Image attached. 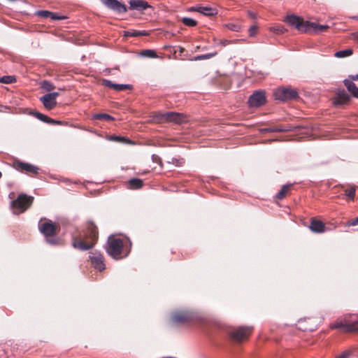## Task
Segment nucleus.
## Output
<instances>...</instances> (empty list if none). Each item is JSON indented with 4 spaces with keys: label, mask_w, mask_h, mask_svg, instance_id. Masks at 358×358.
<instances>
[{
    "label": "nucleus",
    "mask_w": 358,
    "mask_h": 358,
    "mask_svg": "<svg viewBox=\"0 0 358 358\" xmlns=\"http://www.w3.org/2000/svg\"><path fill=\"white\" fill-rule=\"evenodd\" d=\"M97 239V227L93 222H88L84 231L83 240H76L73 242L72 245L76 249H78L81 251H85L92 248Z\"/></svg>",
    "instance_id": "f257e3e1"
},
{
    "label": "nucleus",
    "mask_w": 358,
    "mask_h": 358,
    "mask_svg": "<svg viewBox=\"0 0 358 358\" xmlns=\"http://www.w3.org/2000/svg\"><path fill=\"white\" fill-rule=\"evenodd\" d=\"M284 21L301 33H313V29L315 27H314V22L304 20L301 17L295 15H287Z\"/></svg>",
    "instance_id": "f03ea898"
},
{
    "label": "nucleus",
    "mask_w": 358,
    "mask_h": 358,
    "mask_svg": "<svg viewBox=\"0 0 358 358\" xmlns=\"http://www.w3.org/2000/svg\"><path fill=\"white\" fill-rule=\"evenodd\" d=\"M40 232L45 236L46 242L51 245H56L59 243V240L55 236L57 226L55 222L50 220L38 223Z\"/></svg>",
    "instance_id": "7ed1b4c3"
},
{
    "label": "nucleus",
    "mask_w": 358,
    "mask_h": 358,
    "mask_svg": "<svg viewBox=\"0 0 358 358\" xmlns=\"http://www.w3.org/2000/svg\"><path fill=\"white\" fill-rule=\"evenodd\" d=\"M331 329L343 328L345 331L353 332L358 331V322L352 319L351 315H345L341 320L331 324Z\"/></svg>",
    "instance_id": "20e7f679"
},
{
    "label": "nucleus",
    "mask_w": 358,
    "mask_h": 358,
    "mask_svg": "<svg viewBox=\"0 0 358 358\" xmlns=\"http://www.w3.org/2000/svg\"><path fill=\"white\" fill-rule=\"evenodd\" d=\"M123 242L120 238L110 236L106 245L107 253L114 259H118L122 253Z\"/></svg>",
    "instance_id": "39448f33"
},
{
    "label": "nucleus",
    "mask_w": 358,
    "mask_h": 358,
    "mask_svg": "<svg viewBox=\"0 0 358 358\" xmlns=\"http://www.w3.org/2000/svg\"><path fill=\"white\" fill-rule=\"evenodd\" d=\"M33 200V196L22 194L15 200L12 201V207L14 208L15 213H21L24 212L31 205Z\"/></svg>",
    "instance_id": "423d86ee"
},
{
    "label": "nucleus",
    "mask_w": 358,
    "mask_h": 358,
    "mask_svg": "<svg viewBox=\"0 0 358 358\" xmlns=\"http://www.w3.org/2000/svg\"><path fill=\"white\" fill-rule=\"evenodd\" d=\"M274 96L277 100L286 101L296 99L299 94L295 89L291 87H281L275 91Z\"/></svg>",
    "instance_id": "0eeeda50"
},
{
    "label": "nucleus",
    "mask_w": 358,
    "mask_h": 358,
    "mask_svg": "<svg viewBox=\"0 0 358 358\" xmlns=\"http://www.w3.org/2000/svg\"><path fill=\"white\" fill-rule=\"evenodd\" d=\"M195 317L194 314L189 310H178L172 313L171 321L176 324H185Z\"/></svg>",
    "instance_id": "6e6552de"
},
{
    "label": "nucleus",
    "mask_w": 358,
    "mask_h": 358,
    "mask_svg": "<svg viewBox=\"0 0 358 358\" xmlns=\"http://www.w3.org/2000/svg\"><path fill=\"white\" fill-rule=\"evenodd\" d=\"M266 102L264 90H256L250 96L248 101L250 107L257 108L264 105Z\"/></svg>",
    "instance_id": "1a4fd4ad"
},
{
    "label": "nucleus",
    "mask_w": 358,
    "mask_h": 358,
    "mask_svg": "<svg viewBox=\"0 0 358 358\" xmlns=\"http://www.w3.org/2000/svg\"><path fill=\"white\" fill-rule=\"evenodd\" d=\"M101 2L108 8L115 11L117 13H125L127 11L126 5L122 3L117 0H100Z\"/></svg>",
    "instance_id": "9d476101"
},
{
    "label": "nucleus",
    "mask_w": 358,
    "mask_h": 358,
    "mask_svg": "<svg viewBox=\"0 0 358 358\" xmlns=\"http://www.w3.org/2000/svg\"><path fill=\"white\" fill-rule=\"evenodd\" d=\"M160 120H168L176 124H181L185 121V116L182 113L167 112L160 115Z\"/></svg>",
    "instance_id": "9b49d317"
},
{
    "label": "nucleus",
    "mask_w": 358,
    "mask_h": 358,
    "mask_svg": "<svg viewBox=\"0 0 358 358\" xmlns=\"http://www.w3.org/2000/svg\"><path fill=\"white\" fill-rule=\"evenodd\" d=\"M252 331L250 327H241L232 331L230 333L231 338L237 342L242 341L245 338L248 337Z\"/></svg>",
    "instance_id": "f8f14e48"
},
{
    "label": "nucleus",
    "mask_w": 358,
    "mask_h": 358,
    "mask_svg": "<svg viewBox=\"0 0 358 358\" xmlns=\"http://www.w3.org/2000/svg\"><path fill=\"white\" fill-rule=\"evenodd\" d=\"M92 264L94 267L99 270V271H102L105 269V264L103 263V257L100 252H94L92 255L90 256Z\"/></svg>",
    "instance_id": "ddd939ff"
},
{
    "label": "nucleus",
    "mask_w": 358,
    "mask_h": 358,
    "mask_svg": "<svg viewBox=\"0 0 358 358\" xmlns=\"http://www.w3.org/2000/svg\"><path fill=\"white\" fill-rule=\"evenodd\" d=\"M102 85L104 87L113 89L114 90H115L117 92L124 91L126 90H130L132 87L131 85L116 84V83H113L112 81L107 80V79H103L102 80Z\"/></svg>",
    "instance_id": "4468645a"
},
{
    "label": "nucleus",
    "mask_w": 358,
    "mask_h": 358,
    "mask_svg": "<svg viewBox=\"0 0 358 358\" xmlns=\"http://www.w3.org/2000/svg\"><path fill=\"white\" fill-rule=\"evenodd\" d=\"M129 8L137 11H143L147 8H151V6L143 0H129Z\"/></svg>",
    "instance_id": "2eb2a0df"
},
{
    "label": "nucleus",
    "mask_w": 358,
    "mask_h": 358,
    "mask_svg": "<svg viewBox=\"0 0 358 358\" xmlns=\"http://www.w3.org/2000/svg\"><path fill=\"white\" fill-rule=\"evenodd\" d=\"M39 99L48 110L53 109L57 105V100H54L48 94L40 97Z\"/></svg>",
    "instance_id": "dca6fc26"
},
{
    "label": "nucleus",
    "mask_w": 358,
    "mask_h": 358,
    "mask_svg": "<svg viewBox=\"0 0 358 358\" xmlns=\"http://www.w3.org/2000/svg\"><path fill=\"white\" fill-rule=\"evenodd\" d=\"M309 229L315 233H322L325 231V224L320 220H312Z\"/></svg>",
    "instance_id": "f3484780"
},
{
    "label": "nucleus",
    "mask_w": 358,
    "mask_h": 358,
    "mask_svg": "<svg viewBox=\"0 0 358 358\" xmlns=\"http://www.w3.org/2000/svg\"><path fill=\"white\" fill-rule=\"evenodd\" d=\"M350 100V96L344 90H339L337 93V96L334 101L335 105H343L346 103Z\"/></svg>",
    "instance_id": "a211bd4d"
},
{
    "label": "nucleus",
    "mask_w": 358,
    "mask_h": 358,
    "mask_svg": "<svg viewBox=\"0 0 358 358\" xmlns=\"http://www.w3.org/2000/svg\"><path fill=\"white\" fill-rule=\"evenodd\" d=\"M192 10L199 12L206 16H213L217 13L215 8L209 6H199L196 8H192Z\"/></svg>",
    "instance_id": "6ab92c4d"
},
{
    "label": "nucleus",
    "mask_w": 358,
    "mask_h": 358,
    "mask_svg": "<svg viewBox=\"0 0 358 358\" xmlns=\"http://www.w3.org/2000/svg\"><path fill=\"white\" fill-rule=\"evenodd\" d=\"M18 169L24 171L27 173H37L38 171V168L32 164L24 163V162H19L17 164Z\"/></svg>",
    "instance_id": "aec40b11"
},
{
    "label": "nucleus",
    "mask_w": 358,
    "mask_h": 358,
    "mask_svg": "<svg viewBox=\"0 0 358 358\" xmlns=\"http://www.w3.org/2000/svg\"><path fill=\"white\" fill-rule=\"evenodd\" d=\"M344 84L348 92H350L353 96L358 98V87L355 84L350 80H345Z\"/></svg>",
    "instance_id": "412c9836"
},
{
    "label": "nucleus",
    "mask_w": 358,
    "mask_h": 358,
    "mask_svg": "<svg viewBox=\"0 0 358 358\" xmlns=\"http://www.w3.org/2000/svg\"><path fill=\"white\" fill-rule=\"evenodd\" d=\"M148 34L146 31L128 30L124 31V36L137 37L147 36Z\"/></svg>",
    "instance_id": "4be33fe9"
},
{
    "label": "nucleus",
    "mask_w": 358,
    "mask_h": 358,
    "mask_svg": "<svg viewBox=\"0 0 358 358\" xmlns=\"http://www.w3.org/2000/svg\"><path fill=\"white\" fill-rule=\"evenodd\" d=\"M139 55L142 57H146V58H157L158 57V55H157L156 52L154 50H151V49L143 50L139 53Z\"/></svg>",
    "instance_id": "5701e85b"
},
{
    "label": "nucleus",
    "mask_w": 358,
    "mask_h": 358,
    "mask_svg": "<svg viewBox=\"0 0 358 358\" xmlns=\"http://www.w3.org/2000/svg\"><path fill=\"white\" fill-rule=\"evenodd\" d=\"M292 185V184L284 185L282 187V188L280 189V190L276 194V196H275L276 199H280V200L284 199L286 196V193L289 189V188L291 187Z\"/></svg>",
    "instance_id": "b1692460"
},
{
    "label": "nucleus",
    "mask_w": 358,
    "mask_h": 358,
    "mask_svg": "<svg viewBox=\"0 0 358 358\" xmlns=\"http://www.w3.org/2000/svg\"><path fill=\"white\" fill-rule=\"evenodd\" d=\"M143 180L137 178L129 180V185L131 189H139L143 186Z\"/></svg>",
    "instance_id": "393cba45"
},
{
    "label": "nucleus",
    "mask_w": 358,
    "mask_h": 358,
    "mask_svg": "<svg viewBox=\"0 0 358 358\" xmlns=\"http://www.w3.org/2000/svg\"><path fill=\"white\" fill-rule=\"evenodd\" d=\"M93 118L95 120H106V121H111L114 120L115 118L107 114V113H96L93 115Z\"/></svg>",
    "instance_id": "a878e982"
},
{
    "label": "nucleus",
    "mask_w": 358,
    "mask_h": 358,
    "mask_svg": "<svg viewBox=\"0 0 358 358\" xmlns=\"http://www.w3.org/2000/svg\"><path fill=\"white\" fill-rule=\"evenodd\" d=\"M352 54V49H345L343 50L337 51L334 53V56L338 58H343L350 56Z\"/></svg>",
    "instance_id": "bb28decb"
},
{
    "label": "nucleus",
    "mask_w": 358,
    "mask_h": 358,
    "mask_svg": "<svg viewBox=\"0 0 358 358\" xmlns=\"http://www.w3.org/2000/svg\"><path fill=\"white\" fill-rule=\"evenodd\" d=\"M16 82V78L14 76H3L0 77V83L5 84H11Z\"/></svg>",
    "instance_id": "cd10ccee"
},
{
    "label": "nucleus",
    "mask_w": 358,
    "mask_h": 358,
    "mask_svg": "<svg viewBox=\"0 0 358 358\" xmlns=\"http://www.w3.org/2000/svg\"><path fill=\"white\" fill-rule=\"evenodd\" d=\"M181 21L185 26L189 27H195L197 24V22L195 20L188 17H182Z\"/></svg>",
    "instance_id": "c85d7f7f"
},
{
    "label": "nucleus",
    "mask_w": 358,
    "mask_h": 358,
    "mask_svg": "<svg viewBox=\"0 0 358 358\" xmlns=\"http://www.w3.org/2000/svg\"><path fill=\"white\" fill-rule=\"evenodd\" d=\"M270 30L277 34H284L287 29L281 24L273 26L270 28Z\"/></svg>",
    "instance_id": "c756f323"
},
{
    "label": "nucleus",
    "mask_w": 358,
    "mask_h": 358,
    "mask_svg": "<svg viewBox=\"0 0 358 358\" xmlns=\"http://www.w3.org/2000/svg\"><path fill=\"white\" fill-rule=\"evenodd\" d=\"M41 87L43 90L48 91V92L52 91L55 88V86L53 85V84L48 80H43V82H41Z\"/></svg>",
    "instance_id": "7c9ffc66"
},
{
    "label": "nucleus",
    "mask_w": 358,
    "mask_h": 358,
    "mask_svg": "<svg viewBox=\"0 0 358 358\" xmlns=\"http://www.w3.org/2000/svg\"><path fill=\"white\" fill-rule=\"evenodd\" d=\"M314 29H313V33L318 34L320 32H322L325 31L326 29H329L328 25H323V24H318L314 22Z\"/></svg>",
    "instance_id": "2f4dec72"
},
{
    "label": "nucleus",
    "mask_w": 358,
    "mask_h": 358,
    "mask_svg": "<svg viewBox=\"0 0 358 358\" xmlns=\"http://www.w3.org/2000/svg\"><path fill=\"white\" fill-rule=\"evenodd\" d=\"M31 114L35 117H36L37 119H38L39 120H41L43 122H46L47 120H48V117L47 115L42 114L38 111H34L31 113Z\"/></svg>",
    "instance_id": "473e14b6"
},
{
    "label": "nucleus",
    "mask_w": 358,
    "mask_h": 358,
    "mask_svg": "<svg viewBox=\"0 0 358 358\" xmlns=\"http://www.w3.org/2000/svg\"><path fill=\"white\" fill-rule=\"evenodd\" d=\"M225 26L229 30L233 31H236V32H238L241 29V25L238 24L229 23V24H227Z\"/></svg>",
    "instance_id": "72a5a7b5"
},
{
    "label": "nucleus",
    "mask_w": 358,
    "mask_h": 358,
    "mask_svg": "<svg viewBox=\"0 0 358 358\" xmlns=\"http://www.w3.org/2000/svg\"><path fill=\"white\" fill-rule=\"evenodd\" d=\"M36 15L43 18H50L52 12L45 10H38L36 12Z\"/></svg>",
    "instance_id": "f704fd0d"
},
{
    "label": "nucleus",
    "mask_w": 358,
    "mask_h": 358,
    "mask_svg": "<svg viewBox=\"0 0 358 358\" xmlns=\"http://www.w3.org/2000/svg\"><path fill=\"white\" fill-rule=\"evenodd\" d=\"M264 130L268 132H283L287 131V129L282 127H273L265 129Z\"/></svg>",
    "instance_id": "c9c22d12"
},
{
    "label": "nucleus",
    "mask_w": 358,
    "mask_h": 358,
    "mask_svg": "<svg viewBox=\"0 0 358 358\" xmlns=\"http://www.w3.org/2000/svg\"><path fill=\"white\" fill-rule=\"evenodd\" d=\"M355 187H350V189H345V195L349 197L350 199H353L355 198Z\"/></svg>",
    "instance_id": "e433bc0d"
},
{
    "label": "nucleus",
    "mask_w": 358,
    "mask_h": 358,
    "mask_svg": "<svg viewBox=\"0 0 358 358\" xmlns=\"http://www.w3.org/2000/svg\"><path fill=\"white\" fill-rule=\"evenodd\" d=\"M50 18L52 20H63V19H65L66 17L63 16V15H58L57 13H52V15H50Z\"/></svg>",
    "instance_id": "4c0bfd02"
},
{
    "label": "nucleus",
    "mask_w": 358,
    "mask_h": 358,
    "mask_svg": "<svg viewBox=\"0 0 358 358\" xmlns=\"http://www.w3.org/2000/svg\"><path fill=\"white\" fill-rule=\"evenodd\" d=\"M352 352L350 350H345L338 357L336 358H348L350 357Z\"/></svg>",
    "instance_id": "58836bf2"
},
{
    "label": "nucleus",
    "mask_w": 358,
    "mask_h": 358,
    "mask_svg": "<svg viewBox=\"0 0 358 358\" xmlns=\"http://www.w3.org/2000/svg\"><path fill=\"white\" fill-rule=\"evenodd\" d=\"M214 54H206V55H202L198 56L196 59H206L210 58Z\"/></svg>",
    "instance_id": "ea45409f"
},
{
    "label": "nucleus",
    "mask_w": 358,
    "mask_h": 358,
    "mask_svg": "<svg viewBox=\"0 0 358 358\" xmlns=\"http://www.w3.org/2000/svg\"><path fill=\"white\" fill-rule=\"evenodd\" d=\"M231 43H232V41H228V40H227V39H223V40H221V41L218 43V44H219V45H223V46H226V45H229V44H231Z\"/></svg>",
    "instance_id": "a19ab883"
},
{
    "label": "nucleus",
    "mask_w": 358,
    "mask_h": 358,
    "mask_svg": "<svg viewBox=\"0 0 358 358\" xmlns=\"http://www.w3.org/2000/svg\"><path fill=\"white\" fill-rule=\"evenodd\" d=\"M257 30L256 26H251L249 29V32L250 36H253L255 34Z\"/></svg>",
    "instance_id": "79ce46f5"
},
{
    "label": "nucleus",
    "mask_w": 358,
    "mask_h": 358,
    "mask_svg": "<svg viewBox=\"0 0 358 358\" xmlns=\"http://www.w3.org/2000/svg\"><path fill=\"white\" fill-rule=\"evenodd\" d=\"M48 94H50V96L54 99V100H56L57 97L59 95V94L58 92H50V93H48Z\"/></svg>",
    "instance_id": "37998d69"
},
{
    "label": "nucleus",
    "mask_w": 358,
    "mask_h": 358,
    "mask_svg": "<svg viewBox=\"0 0 358 358\" xmlns=\"http://www.w3.org/2000/svg\"><path fill=\"white\" fill-rule=\"evenodd\" d=\"M350 226H355L358 224V217L352 220L349 224Z\"/></svg>",
    "instance_id": "c03bdc74"
},
{
    "label": "nucleus",
    "mask_w": 358,
    "mask_h": 358,
    "mask_svg": "<svg viewBox=\"0 0 358 358\" xmlns=\"http://www.w3.org/2000/svg\"><path fill=\"white\" fill-rule=\"evenodd\" d=\"M112 139H114V140H116L118 141H123L125 140L124 138L121 137V136H114V137H112Z\"/></svg>",
    "instance_id": "a18cd8bd"
},
{
    "label": "nucleus",
    "mask_w": 358,
    "mask_h": 358,
    "mask_svg": "<svg viewBox=\"0 0 358 358\" xmlns=\"http://www.w3.org/2000/svg\"><path fill=\"white\" fill-rule=\"evenodd\" d=\"M152 161L154 162H158V161L160 160V158L157 155H153L152 156Z\"/></svg>",
    "instance_id": "49530a36"
},
{
    "label": "nucleus",
    "mask_w": 358,
    "mask_h": 358,
    "mask_svg": "<svg viewBox=\"0 0 358 358\" xmlns=\"http://www.w3.org/2000/svg\"><path fill=\"white\" fill-rule=\"evenodd\" d=\"M45 123L54 124H55V120L48 117V120H47Z\"/></svg>",
    "instance_id": "de8ad7c7"
},
{
    "label": "nucleus",
    "mask_w": 358,
    "mask_h": 358,
    "mask_svg": "<svg viewBox=\"0 0 358 358\" xmlns=\"http://www.w3.org/2000/svg\"><path fill=\"white\" fill-rule=\"evenodd\" d=\"M352 80H358V73L351 76Z\"/></svg>",
    "instance_id": "09e8293b"
},
{
    "label": "nucleus",
    "mask_w": 358,
    "mask_h": 358,
    "mask_svg": "<svg viewBox=\"0 0 358 358\" xmlns=\"http://www.w3.org/2000/svg\"><path fill=\"white\" fill-rule=\"evenodd\" d=\"M62 124V122L59 120H55V124Z\"/></svg>",
    "instance_id": "8fccbe9b"
},
{
    "label": "nucleus",
    "mask_w": 358,
    "mask_h": 358,
    "mask_svg": "<svg viewBox=\"0 0 358 358\" xmlns=\"http://www.w3.org/2000/svg\"><path fill=\"white\" fill-rule=\"evenodd\" d=\"M1 176H2V173H1V172L0 171V178H1Z\"/></svg>",
    "instance_id": "3c124183"
},
{
    "label": "nucleus",
    "mask_w": 358,
    "mask_h": 358,
    "mask_svg": "<svg viewBox=\"0 0 358 358\" xmlns=\"http://www.w3.org/2000/svg\"><path fill=\"white\" fill-rule=\"evenodd\" d=\"M0 107H1V108H3L4 106H0ZM0 111H1V110H0Z\"/></svg>",
    "instance_id": "603ef678"
},
{
    "label": "nucleus",
    "mask_w": 358,
    "mask_h": 358,
    "mask_svg": "<svg viewBox=\"0 0 358 358\" xmlns=\"http://www.w3.org/2000/svg\"><path fill=\"white\" fill-rule=\"evenodd\" d=\"M357 18H358V16H357Z\"/></svg>",
    "instance_id": "864d4df0"
}]
</instances>
